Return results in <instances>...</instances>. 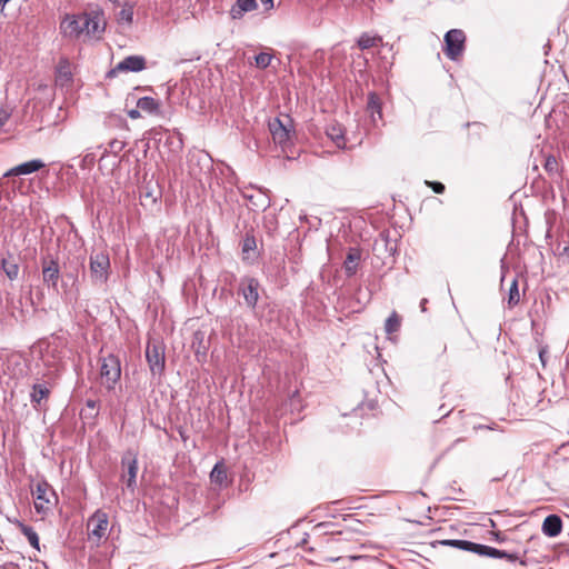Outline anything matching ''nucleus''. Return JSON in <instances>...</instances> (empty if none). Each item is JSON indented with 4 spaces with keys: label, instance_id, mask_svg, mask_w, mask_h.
Listing matches in <instances>:
<instances>
[{
    "label": "nucleus",
    "instance_id": "nucleus-13",
    "mask_svg": "<svg viewBox=\"0 0 569 569\" xmlns=\"http://www.w3.org/2000/svg\"><path fill=\"white\" fill-rule=\"evenodd\" d=\"M61 277L60 267L56 259L42 260V278L48 287L57 289L58 280Z\"/></svg>",
    "mask_w": 569,
    "mask_h": 569
},
{
    "label": "nucleus",
    "instance_id": "nucleus-53",
    "mask_svg": "<svg viewBox=\"0 0 569 569\" xmlns=\"http://www.w3.org/2000/svg\"><path fill=\"white\" fill-rule=\"evenodd\" d=\"M447 351V345H443L442 346V352H446Z\"/></svg>",
    "mask_w": 569,
    "mask_h": 569
},
{
    "label": "nucleus",
    "instance_id": "nucleus-22",
    "mask_svg": "<svg viewBox=\"0 0 569 569\" xmlns=\"http://www.w3.org/2000/svg\"><path fill=\"white\" fill-rule=\"evenodd\" d=\"M41 352L46 366H52L54 361L63 358L62 350L56 341L47 342L46 348Z\"/></svg>",
    "mask_w": 569,
    "mask_h": 569
},
{
    "label": "nucleus",
    "instance_id": "nucleus-5",
    "mask_svg": "<svg viewBox=\"0 0 569 569\" xmlns=\"http://www.w3.org/2000/svg\"><path fill=\"white\" fill-rule=\"evenodd\" d=\"M291 122V118L286 116L284 120L276 117L268 124L274 143L279 144L283 150L291 141V133L293 132Z\"/></svg>",
    "mask_w": 569,
    "mask_h": 569
},
{
    "label": "nucleus",
    "instance_id": "nucleus-6",
    "mask_svg": "<svg viewBox=\"0 0 569 569\" xmlns=\"http://www.w3.org/2000/svg\"><path fill=\"white\" fill-rule=\"evenodd\" d=\"M260 289V281L254 277L243 276L239 280L238 295L243 297L246 306L251 310L257 308Z\"/></svg>",
    "mask_w": 569,
    "mask_h": 569
},
{
    "label": "nucleus",
    "instance_id": "nucleus-44",
    "mask_svg": "<svg viewBox=\"0 0 569 569\" xmlns=\"http://www.w3.org/2000/svg\"><path fill=\"white\" fill-rule=\"evenodd\" d=\"M94 158L92 154H86L83 158H82V163H81V167L82 168H86L87 164H91L93 162Z\"/></svg>",
    "mask_w": 569,
    "mask_h": 569
},
{
    "label": "nucleus",
    "instance_id": "nucleus-9",
    "mask_svg": "<svg viewBox=\"0 0 569 569\" xmlns=\"http://www.w3.org/2000/svg\"><path fill=\"white\" fill-rule=\"evenodd\" d=\"M466 36L460 29H451L445 34V53L450 60H456L465 49Z\"/></svg>",
    "mask_w": 569,
    "mask_h": 569
},
{
    "label": "nucleus",
    "instance_id": "nucleus-42",
    "mask_svg": "<svg viewBox=\"0 0 569 569\" xmlns=\"http://www.w3.org/2000/svg\"><path fill=\"white\" fill-rule=\"evenodd\" d=\"M9 112L1 109L0 110V128H2L4 126V123L9 120Z\"/></svg>",
    "mask_w": 569,
    "mask_h": 569
},
{
    "label": "nucleus",
    "instance_id": "nucleus-8",
    "mask_svg": "<svg viewBox=\"0 0 569 569\" xmlns=\"http://www.w3.org/2000/svg\"><path fill=\"white\" fill-rule=\"evenodd\" d=\"M110 269L109 256L99 252L90 256V277L93 283L103 284L108 281Z\"/></svg>",
    "mask_w": 569,
    "mask_h": 569
},
{
    "label": "nucleus",
    "instance_id": "nucleus-39",
    "mask_svg": "<svg viewBox=\"0 0 569 569\" xmlns=\"http://www.w3.org/2000/svg\"><path fill=\"white\" fill-rule=\"evenodd\" d=\"M545 169L550 174H553V173L558 172V161H557L555 156H549V157L546 158Z\"/></svg>",
    "mask_w": 569,
    "mask_h": 569
},
{
    "label": "nucleus",
    "instance_id": "nucleus-38",
    "mask_svg": "<svg viewBox=\"0 0 569 569\" xmlns=\"http://www.w3.org/2000/svg\"><path fill=\"white\" fill-rule=\"evenodd\" d=\"M108 149L104 151L103 156L107 153V152H111L113 154H117L119 153L120 151L123 150V148L126 147V143L121 140H118V139H113L109 142L108 144Z\"/></svg>",
    "mask_w": 569,
    "mask_h": 569
},
{
    "label": "nucleus",
    "instance_id": "nucleus-19",
    "mask_svg": "<svg viewBox=\"0 0 569 569\" xmlns=\"http://www.w3.org/2000/svg\"><path fill=\"white\" fill-rule=\"evenodd\" d=\"M72 81L71 64L67 58H61L56 68V83L64 86Z\"/></svg>",
    "mask_w": 569,
    "mask_h": 569
},
{
    "label": "nucleus",
    "instance_id": "nucleus-2",
    "mask_svg": "<svg viewBox=\"0 0 569 569\" xmlns=\"http://www.w3.org/2000/svg\"><path fill=\"white\" fill-rule=\"evenodd\" d=\"M109 516L102 509H97L87 520L88 541L96 547L108 539Z\"/></svg>",
    "mask_w": 569,
    "mask_h": 569
},
{
    "label": "nucleus",
    "instance_id": "nucleus-33",
    "mask_svg": "<svg viewBox=\"0 0 569 569\" xmlns=\"http://www.w3.org/2000/svg\"><path fill=\"white\" fill-rule=\"evenodd\" d=\"M520 295H519V287H518V279L513 278L509 291H508V306L509 308H512L519 303Z\"/></svg>",
    "mask_w": 569,
    "mask_h": 569
},
{
    "label": "nucleus",
    "instance_id": "nucleus-27",
    "mask_svg": "<svg viewBox=\"0 0 569 569\" xmlns=\"http://www.w3.org/2000/svg\"><path fill=\"white\" fill-rule=\"evenodd\" d=\"M311 533L315 537H322V536L340 535L341 531L338 530L337 525L335 522L326 521V522H320V523L316 525L312 528Z\"/></svg>",
    "mask_w": 569,
    "mask_h": 569
},
{
    "label": "nucleus",
    "instance_id": "nucleus-43",
    "mask_svg": "<svg viewBox=\"0 0 569 569\" xmlns=\"http://www.w3.org/2000/svg\"><path fill=\"white\" fill-rule=\"evenodd\" d=\"M502 558L507 559L510 562H515V561L519 560V557L517 553H510L507 551H505V556H501L499 559H502Z\"/></svg>",
    "mask_w": 569,
    "mask_h": 569
},
{
    "label": "nucleus",
    "instance_id": "nucleus-17",
    "mask_svg": "<svg viewBox=\"0 0 569 569\" xmlns=\"http://www.w3.org/2000/svg\"><path fill=\"white\" fill-rule=\"evenodd\" d=\"M541 530L549 538L558 537L562 530L561 518L555 513L547 516L542 522Z\"/></svg>",
    "mask_w": 569,
    "mask_h": 569
},
{
    "label": "nucleus",
    "instance_id": "nucleus-50",
    "mask_svg": "<svg viewBox=\"0 0 569 569\" xmlns=\"http://www.w3.org/2000/svg\"><path fill=\"white\" fill-rule=\"evenodd\" d=\"M561 254L569 257V244H567L562 248Z\"/></svg>",
    "mask_w": 569,
    "mask_h": 569
},
{
    "label": "nucleus",
    "instance_id": "nucleus-31",
    "mask_svg": "<svg viewBox=\"0 0 569 569\" xmlns=\"http://www.w3.org/2000/svg\"><path fill=\"white\" fill-rule=\"evenodd\" d=\"M117 21L120 24L130 26L133 21V6L130 3H124V6L117 14Z\"/></svg>",
    "mask_w": 569,
    "mask_h": 569
},
{
    "label": "nucleus",
    "instance_id": "nucleus-3",
    "mask_svg": "<svg viewBox=\"0 0 569 569\" xmlns=\"http://www.w3.org/2000/svg\"><path fill=\"white\" fill-rule=\"evenodd\" d=\"M34 496V509L39 515H47L58 502V496L51 485L42 479L37 482L36 489L32 490Z\"/></svg>",
    "mask_w": 569,
    "mask_h": 569
},
{
    "label": "nucleus",
    "instance_id": "nucleus-52",
    "mask_svg": "<svg viewBox=\"0 0 569 569\" xmlns=\"http://www.w3.org/2000/svg\"><path fill=\"white\" fill-rule=\"evenodd\" d=\"M519 562H520L521 566H527V560L526 559H520Z\"/></svg>",
    "mask_w": 569,
    "mask_h": 569
},
{
    "label": "nucleus",
    "instance_id": "nucleus-45",
    "mask_svg": "<svg viewBox=\"0 0 569 569\" xmlns=\"http://www.w3.org/2000/svg\"><path fill=\"white\" fill-rule=\"evenodd\" d=\"M86 406H87V408H90V409H97L99 407V401L94 400V399H87Z\"/></svg>",
    "mask_w": 569,
    "mask_h": 569
},
{
    "label": "nucleus",
    "instance_id": "nucleus-1",
    "mask_svg": "<svg viewBox=\"0 0 569 569\" xmlns=\"http://www.w3.org/2000/svg\"><path fill=\"white\" fill-rule=\"evenodd\" d=\"M46 166L41 159H32L6 171L0 178V199H9L16 192L17 181L10 178L34 173Z\"/></svg>",
    "mask_w": 569,
    "mask_h": 569
},
{
    "label": "nucleus",
    "instance_id": "nucleus-30",
    "mask_svg": "<svg viewBox=\"0 0 569 569\" xmlns=\"http://www.w3.org/2000/svg\"><path fill=\"white\" fill-rule=\"evenodd\" d=\"M1 269L11 281L18 279L19 264L14 260L2 259Z\"/></svg>",
    "mask_w": 569,
    "mask_h": 569
},
{
    "label": "nucleus",
    "instance_id": "nucleus-4",
    "mask_svg": "<svg viewBox=\"0 0 569 569\" xmlns=\"http://www.w3.org/2000/svg\"><path fill=\"white\" fill-rule=\"evenodd\" d=\"M100 377L104 387L111 391L121 378V361L114 353L100 358Z\"/></svg>",
    "mask_w": 569,
    "mask_h": 569
},
{
    "label": "nucleus",
    "instance_id": "nucleus-35",
    "mask_svg": "<svg viewBox=\"0 0 569 569\" xmlns=\"http://www.w3.org/2000/svg\"><path fill=\"white\" fill-rule=\"evenodd\" d=\"M210 478L213 482L222 485V482L227 479L226 470L220 467L219 463H217L210 473Z\"/></svg>",
    "mask_w": 569,
    "mask_h": 569
},
{
    "label": "nucleus",
    "instance_id": "nucleus-21",
    "mask_svg": "<svg viewBox=\"0 0 569 569\" xmlns=\"http://www.w3.org/2000/svg\"><path fill=\"white\" fill-rule=\"evenodd\" d=\"M360 259V250L358 248H350L343 262V269L347 277L356 274Z\"/></svg>",
    "mask_w": 569,
    "mask_h": 569
},
{
    "label": "nucleus",
    "instance_id": "nucleus-47",
    "mask_svg": "<svg viewBox=\"0 0 569 569\" xmlns=\"http://www.w3.org/2000/svg\"><path fill=\"white\" fill-rule=\"evenodd\" d=\"M539 359H540L542 366H546V359H547V349L546 348H541L539 350Z\"/></svg>",
    "mask_w": 569,
    "mask_h": 569
},
{
    "label": "nucleus",
    "instance_id": "nucleus-54",
    "mask_svg": "<svg viewBox=\"0 0 569 569\" xmlns=\"http://www.w3.org/2000/svg\"><path fill=\"white\" fill-rule=\"evenodd\" d=\"M0 569H7V568H4V567L0 566Z\"/></svg>",
    "mask_w": 569,
    "mask_h": 569
},
{
    "label": "nucleus",
    "instance_id": "nucleus-26",
    "mask_svg": "<svg viewBox=\"0 0 569 569\" xmlns=\"http://www.w3.org/2000/svg\"><path fill=\"white\" fill-rule=\"evenodd\" d=\"M137 108L149 114H158L160 112L159 101L148 96L138 99Z\"/></svg>",
    "mask_w": 569,
    "mask_h": 569
},
{
    "label": "nucleus",
    "instance_id": "nucleus-18",
    "mask_svg": "<svg viewBox=\"0 0 569 569\" xmlns=\"http://www.w3.org/2000/svg\"><path fill=\"white\" fill-rule=\"evenodd\" d=\"M258 4L256 0H236L234 4L231 7L229 14L231 19L239 20L247 12L253 11L257 9Z\"/></svg>",
    "mask_w": 569,
    "mask_h": 569
},
{
    "label": "nucleus",
    "instance_id": "nucleus-15",
    "mask_svg": "<svg viewBox=\"0 0 569 569\" xmlns=\"http://www.w3.org/2000/svg\"><path fill=\"white\" fill-rule=\"evenodd\" d=\"M242 260L252 263L259 257L254 236L247 232L241 243Z\"/></svg>",
    "mask_w": 569,
    "mask_h": 569
},
{
    "label": "nucleus",
    "instance_id": "nucleus-24",
    "mask_svg": "<svg viewBox=\"0 0 569 569\" xmlns=\"http://www.w3.org/2000/svg\"><path fill=\"white\" fill-rule=\"evenodd\" d=\"M82 20H84V33L87 34H97L103 31V26H101V18L99 14L92 13H82Z\"/></svg>",
    "mask_w": 569,
    "mask_h": 569
},
{
    "label": "nucleus",
    "instance_id": "nucleus-16",
    "mask_svg": "<svg viewBox=\"0 0 569 569\" xmlns=\"http://www.w3.org/2000/svg\"><path fill=\"white\" fill-rule=\"evenodd\" d=\"M367 111L369 112L371 121L375 126L379 120H382V101L380 97L373 91L368 93Z\"/></svg>",
    "mask_w": 569,
    "mask_h": 569
},
{
    "label": "nucleus",
    "instance_id": "nucleus-46",
    "mask_svg": "<svg viewBox=\"0 0 569 569\" xmlns=\"http://www.w3.org/2000/svg\"><path fill=\"white\" fill-rule=\"evenodd\" d=\"M128 116H129V118H131V119H138V118H140V116H141V114H140V109H138V108H137V109H131V110H129V111H128Z\"/></svg>",
    "mask_w": 569,
    "mask_h": 569
},
{
    "label": "nucleus",
    "instance_id": "nucleus-41",
    "mask_svg": "<svg viewBox=\"0 0 569 569\" xmlns=\"http://www.w3.org/2000/svg\"><path fill=\"white\" fill-rule=\"evenodd\" d=\"M301 220H306L310 228L318 229L321 226V219L318 217H311L310 219L307 216H300Z\"/></svg>",
    "mask_w": 569,
    "mask_h": 569
},
{
    "label": "nucleus",
    "instance_id": "nucleus-10",
    "mask_svg": "<svg viewBox=\"0 0 569 569\" xmlns=\"http://www.w3.org/2000/svg\"><path fill=\"white\" fill-rule=\"evenodd\" d=\"M146 58L143 56H128L116 64L108 73V78L117 77L120 72H140L146 69Z\"/></svg>",
    "mask_w": 569,
    "mask_h": 569
},
{
    "label": "nucleus",
    "instance_id": "nucleus-7",
    "mask_svg": "<svg viewBox=\"0 0 569 569\" xmlns=\"http://www.w3.org/2000/svg\"><path fill=\"white\" fill-rule=\"evenodd\" d=\"M146 359L152 376H161L166 368L164 346L160 341H148Z\"/></svg>",
    "mask_w": 569,
    "mask_h": 569
},
{
    "label": "nucleus",
    "instance_id": "nucleus-51",
    "mask_svg": "<svg viewBox=\"0 0 569 569\" xmlns=\"http://www.w3.org/2000/svg\"><path fill=\"white\" fill-rule=\"evenodd\" d=\"M10 0H0V11H3L6 4L9 2Z\"/></svg>",
    "mask_w": 569,
    "mask_h": 569
},
{
    "label": "nucleus",
    "instance_id": "nucleus-25",
    "mask_svg": "<svg viewBox=\"0 0 569 569\" xmlns=\"http://www.w3.org/2000/svg\"><path fill=\"white\" fill-rule=\"evenodd\" d=\"M13 523L19 528L21 533L28 539L31 547H33L34 549L40 551V540H39V536H38L37 531L31 526H28L18 519H16L13 521Z\"/></svg>",
    "mask_w": 569,
    "mask_h": 569
},
{
    "label": "nucleus",
    "instance_id": "nucleus-32",
    "mask_svg": "<svg viewBox=\"0 0 569 569\" xmlns=\"http://www.w3.org/2000/svg\"><path fill=\"white\" fill-rule=\"evenodd\" d=\"M381 40V37L370 36L369 33L365 32L359 37L357 44L361 50H367L377 46Z\"/></svg>",
    "mask_w": 569,
    "mask_h": 569
},
{
    "label": "nucleus",
    "instance_id": "nucleus-20",
    "mask_svg": "<svg viewBox=\"0 0 569 569\" xmlns=\"http://www.w3.org/2000/svg\"><path fill=\"white\" fill-rule=\"evenodd\" d=\"M326 134L338 148L346 147L345 128L340 123H329L326 128Z\"/></svg>",
    "mask_w": 569,
    "mask_h": 569
},
{
    "label": "nucleus",
    "instance_id": "nucleus-23",
    "mask_svg": "<svg viewBox=\"0 0 569 569\" xmlns=\"http://www.w3.org/2000/svg\"><path fill=\"white\" fill-rule=\"evenodd\" d=\"M50 395V389L46 383H34L30 392V401L34 409L41 408L43 400H47Z\"/></svg>",
    "mask_w": 569,
    "mask_h": 569
},
{
    "label": "nucleus",
    "instance_id": "nucleus-49",
    "mask_svg": "<svg viewBox=\"0 0 569 569\" xmlns=\"http://www.w3.org/2000/svg\"><path fill=\"white\" fill-rule=\"evenodd\" d=\"M428 303V300L426 298H423L421 301H420V309L422 312H425L427 310L426 308V305Z\"/></svg>",
    "mask_w": 569,
    "mask_h": 569
},
{
    "label": "nucleus",
    "instance_id": "nucleus-37",
    "mask_svg": "<svg viewBox=\"0 0 569 569\" xmlns=\"http://www.w3.org/2000/svg\"><path fill=\"white\" fill-rule=\"evenodd\" d=\"M166 143L170 146L174 152H180L183 148V141L180 134L168 137Z\"/></svg>",
    "mask_w": 569,
    "mask_h": 569
},
{
    "label": "nucleus",
    "instance_id": "nucleus-34",
    "mask_svg": "<svg viewBox=\"0 0 569 569\" xmlns=\"http://www.w3.org/2000/svg\"><path fill=\"white\" fill-rule=\"evenodd\" d=\"M400 327V319L396 312H392L386 320L385 329L387 333L396 332Z\"/></svg>",
    "mask_w": 569,
    "mask_h": 569
},
{
    "label": "nucleus",
    "instance_id": "nucleus-40",
    "mask_svg": "<svg viewBox=\"0 0 569 569\" xmlns=\"http://www.w3.org/2000/svg\"><path fill=\"white\" fill-rule=\"evenodd\" d=\"M426 184L429 186L433 190V192L438 194L443 193L446 190L445 184L439 181H426Z\"/></svg>",
    "mask_w": 569,
    "mask_h": 569
},
{
    "label": "nucleus",
    "instance_id": "nucleus-14",
    "mask_svg": "<svg viewBox=\"0 0 569 569\" xmlns=\"http://www.w3.org/2000/svg\"><path fill=\"white\" fill-rule=\"evenodd\" d=\"M122 466H127V488L131 491L136 488V478L138 472V460H137V453L132 450H127L121 459Z\"/></svg>",
    "mask_w": 569,
    "mask_h": 569
},
{
    "label": "nucleus",
    "instance_id": "nucleus-36",
    "mask_svg": "<svg viewBox=\"0 0 569 569\" xmlns=\"http://www.w3.org/2000/svg\"><path fill=\"white\" fill-rule=\"evenodd\" d=\"M272 56L268 52H260L254 57L256 66L261 69H266L270 66Z\"/></svg>",
    "mask_w": 569,
    "mask_h": 569
},
{
    "label": "nucleus",
    "instance_id": "nucleus-48",
    "mask_svg": "<svg viewBox=\"0 0 569 569\" xmlns=\"http://www.w3.org/2000/svg\"><path fill=\"white\" fill-rule=\"evenodd\" d=\"M260 1L266 7V10H271L273 8V0H260Z\"/></svg>",
    "mask_w": 569,
    "mask_h": 569
},
{
    "label": "nucleus",
    "instance_id": "nucleus-29",
    "mask_svg": "<svg viewBox=\"0 0 569 569\" xmlns=\"http://www.w3.org/2000/svg\"><path fill=\"white\" fill-rule=\"evenodd\" d=\"M440 545L446 547H453L463 551L472 552L475 542L469 540H460V539H445L439 541Z\"/></svg>",
    "mask_w": 569,
    "mask_h": 569
},
{
    "label": "nucleus",
    "instance_id": "nucleus-11",
    "mask_svg": "<svg viewBox=\"0 0 569 569\" xmlns=\"http://www.w3.org/2000/svg\"><path fill=\"white\" fill-rule=\"evenodd\" d=\"M84 20L82 14L79 16H67L60 23L61 33L64 37L78 38L84 33Z\"/></svg>",
    "mask_w": 569,
    "mask_h": 569
},
{
    "label": "nucleus",
    "instance_id": "nucleus-12",
    "mask_svg": "<svg viewBox=\"0 0 569 569\" xmlns=\"http://www.w3.org/2000/svg\"><path fill=\"white\" fill-rule=\"evenodd\" d=\"M79 270L80 267L76 264H70L69 267L64 268V270L61 273V286L66 293L68 292H76V298L78 297L79 289H78V282H79Z\"/></svg>",
    "mask_w": 569,
    "mask_h": 569
},
{
    "label": "nucleus",
    "instance_id": "nucleus-28",
    "mask_svg": "<svg viewBox=\"0 0 569 569\" xmlns=\"http://www.w3.org/2000/svg\"><path fill=\"white\" fill-rule=\"evenodd\" d=\"M473 553H477L482 557H489V558H500L501 556H505V550H500L487 545L476 543L473 545Z\"/></svg>",
    "mask_w": 569,
    "mask_h": 569
}]
</instances>
